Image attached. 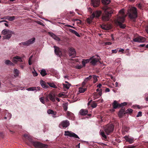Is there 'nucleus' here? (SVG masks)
<instances>
[{"mask_svg":"<svg viewBox=\"0 0 148 148\" xmlns=\"http://www.w3.org/2000/svg\"><path fill=\"white\" fill-rule=\"evenodd\" d=\"M125 16H126L124 15V9H122L119 11V15L114 21L115 23L122 29L125 28L126 27L125 24H122L125 21Z\"/></svg>","mask_w":148,"mask_h":148,"instance_id":"f257e3e1","label":"nucleus"},{"mask_svg":"<svg viewBox=\"0 0 148 148\" xmlns=\"http://www.w3.org/2000/svg\"><path fill=\"white\" fill-rule=\"evenodd\" d=\"M102 9L104 11L102 16V19L104 21H108L110 19L112 14L113 13V10L112 8L107 6L103 7Z\"/></svg>","mask_w":148,"mask_h":148,"instance_id":"f03ea898","label":"nucleus"},{"mask_svg":"<svg viewBox=\"0 0 148 148\" xmlns=\"http://www.w3.org/2000/svg\"><path fill=\"white\" fill-rule=\"evenodd\" d=\"M129 14V17L131 19L136 18L137 16V11L136 8L134 7L131 8L127 11Z\"/></svg>","mask_w":148,"mask_h":148,"instance_id":"7ed1b4c3","label":"nucleus"},{"mask_svg":"<svg viewBox=\"0 0 148 148\" xmlns=\"http://www.w3.org/2000/svg\"><path fill=\"white\" fill-rule=\"evenodd\" d=\"M1 33L2 34L4 35L3 36V39L8 40L11 37L13 33L12 31L9 30L4 29L2 31Z\"/></svg>","mask_w":148,"mask_h":148,"instance_id":"20e7f679","label":"nucleus"},{"mask_svg":"<svg viewBox=\"0 0 148 148\" xmlns=\"http://www.w3.org/2000/svg\"><path fill=\"white\" fill-rule=\"evenodd\" d=\"M90 58V63L93 66L97 65V63L99 62V60H100V56L98 55L93 56Z\"/></svg>","mask_w":148,"mask_h":148,"instance_id":"39448f33","label":"nucleus"},{"mask_svg":"<svg viewBox=\"0 0 148 148\" xmlns=\"http://www.w3.org/2000/svg\"><path fill=\"white\" fill-rule=\"evenodd\" d=\"M114 126L112 124L107 125L105 127L104 131L107 135L112 132L114 130Z\"/></svg>","mask_w":148,"mask_h":148,"instance_id":"423d86ee","label":"nucleus"},{"mask_svg":"<svg viewBox=\"0 0 148 148\" xmlns=\"http://www.w3.org/2000/svg\"><path fill=\"white\" fill-rule=\"evenodd\" d=\"M32 144L35 148H47L48 145L38 142H33Z\"/></svg>","mask_w":148,"mask_h":148,"instance_id":"0eeeda50","label":"nucleus"},{"mask_svg":"<svg viewBox=\"0 0 148 148\" xmlns=\"http://www.w3.org/2000/svg\"><path fill=\"white\" fill-rule=\"evenodd\" d=\"M64 135L66 136L73 137L75 138H79L76 134L71 131H65Z\"/></svg>","mask_w":148,"mask_h":148,"instance_id":"6e6552de","label":"nucleus"},{"mask_svg":"<svg viewBox=\"0 0 148 148\" xmlns=\"http://www.w3.org/2000/svg\"><path fill=\"white\" fill-rule=\"evenodd\" d=\"M70 125L69 122L68 120L62 121L59 125V127L61 129L65 128L67 127Z\"/></svg>","mask_w":148,"mask_h":148,"instance_id":"1a4fd4ad","label":"nucleus"},{"mask_svg":"<svg viewBox=\"0 0 148 148\" xmlns=\"http://www.w3.org/2000/svg\"><path fill=\"white\" fill-rule=\"evenodd\" d=\"M55 49L54 52L56 54L59 56H60L62 55V51L60 48L55 46L53 47Z\"/></svg>","mask_w":148,"mask_h":148,"instance_id":"9d476101","label":"nucleus"},{"mask_svg":"<svg viewBox=\"0 0 148 148\" xmlns=\"http://www.w3.org/2000/svg\"><path fill=\"white\" fill-rule=\"evenodd\" d=\"M69 55L71 58H74L76 56V53L75 49L71 48L69 49Z\"/></svg>","mask_w":148,"mask_h":148,"instance_id":"9b49d317","label":"nucleus"},{"mask_svg":"<svg viewBox=\"0 0 148 148\" xmlns=\"http://www.w3.org/2000/svg\"><path fill=\"white\" fill-rule=\"evenodd\" d=\"M134 41L139 42H143L145 41V38L143 37L139 36L133 39Z\"/></svg>","mask_w":148,"mask_h":148,"instance_id":"f8f14e48","label":"nucleus"},{"mask_svg":"<svg viewBox=\"0 0 148 148\" xmlns=\"http://www.w3.org/2000/svg\"><path fill=\"white\" fill-rule=\"evenodd\" d=\"M124 138L126 141L129 143L131 144L134 142V138L132 137L125 136L124 137Z\"/></svg>","mask_w":148,"mask_h":148,"instance_id":"ddd939ff","label":"nucleus"},{"mask_svg":"<svg viewBox=\"0 0 148 148\" xmlns=\"http://www.w3.org/2000/svg\"><path fill=\"white\" fill-rule=\"evenodd\" d=\"M13 62L15 63H16L18 62H23L22 58L19 56H16L13 57Z\"/></svg>","mask_w":148,"mask_h":148,"instance_id":"4468645a","label":"nucleus"},{"mask_svg":"<svg viewBox=\"0 0 148 148\" xmlns=\"http://www.w3.org/2000/svg\"><path fill=\"white\" fill-rule=\"evenodd\" d=\"M100 2V0H91V3L94 7H97L99 6Z\"/></svg>","mask_w":148,"mask_h":148,"instance_id":"2eb2a0df","label":"nucleus"},{"mask_svg":"<svg viewBox=\"0 0 148 148\" xmlns=\"http://www.w3.org/2000/svg\"><path fill=\"white\" fill-rule=\"evenodd\" d=\"M48 33L51 37L56 40L57 41H60V39L58 36L50 32H49Z\"/></svg>","mask_w":148,"mask_h":148,"instance_id":"dca6fc26","label":"nucleus"},{"mask_svg":"<svg viewBox=\"0 0 148 148\" xmlns=\"http://www.w3.org/2000/svg\"><path fill=\"white\" fill-rule=\"evenodd\" d=\"M101 13V11L100 10H97L93 12L91 15L94 18H98L100 15Z\"/></svg>","mask_w":148,"mask_h":148,"instance_id":"f3484780","label":"nucleus"},{"mask_svg":"<svg viewBox=\"0 0 148 148\" xmlns=\"http://www.w3.org/2000/svg\"><path fill=\"white\" fill-rule=\"evenodd\" d=\"M40 87L39 86L37 87H32L27 88L26 90L29 91H35L36 92L38 90H40Z\"/></svg>","mask_w":148,"mask_h":148,"instance_id":"a211bd4d","label":"nucleus"},{"mask_svg":"<svg viewBox=\"0 0 148 148\" xmlns=\"http://www.w3.org/2000/svg\"><path fill=\"white\" fill-rule=\"evenodd\" d=\"M92 76L91 75H90L88 77L85 78L83 82L82 83V85L84 86L86 84L87 82L89 81L92 78Z\"/></svg>","mask_w":148,"mask_h":148,"instance_id":"6ab92c4d","label":"nucleus"},{"mask_svg":"<svg viewBox=\"0 0 148 148\" xmlns=\"http://www.w3.org/2000/svg\"><path fill=\"white\" fill-rule=\"evenodd\" d=\"M101 28L105 30H109L111 28V26L110 25H101Z\"/></svg>","mask_w":148,"mask_h":148,"instance_id":"aec40b11","label":"nucleus"},{"mask_svg":"<svg viewBox=\"0 0 148 148\" xmlns=\"http://www.w3.org/2000/svg\"><path fill=\"white\" fill-rule=\"evenodd\" d=\"M88 110L86 109H81L79 112V114L81 115L85 116L88 113Z\"/></svg>","mask_w":148,"mask_h":148,"instance_id":"412c9836","label":"nucleus"},{"mask_svg":"<svg viewBox=\"0 0 148 148\" xmlns=\"http://www.w3.org/2000/svg\"><path fill=\"white\" fill-rule=\"evenodd\" d=\"M29 42H28V40H27L26 41L23 42H22L20 43L19 44V45L21 47H23V45L25 46H28L30 45L29 44Z\"/></svg>","mask_w":148,"mask_h":148,"instance_id":"4be33fe9","label":"nucleus"},{"mask_svg":"<svg viewBox=\"0 0 148 148\" xmlns=\"http://www.w3.org/2000/svg\"><path fill=\"white\" fill-rule=\"evenodd\" d=\"M29 42H28V40H27L26 41L23 42H22L20 43L19 44V45L21 47H23V45L25 46H28L30 45L29 44Z\"/></svg>","mask_w":148,"mask_h":148,"instance_id":"5701e85b","label":"nucleus"},{"mask_svg":"<svg viewBox=\"0 0 148 148\" xmlns=\"http://www.w3.org/2000/svg\"><path fill=\"white\" fill-rule=\"evenodd\" d=\"M90 58L88 59H83L82 62V64L84 66H86V64L90 62Z\"/></svg>","mask_w":148,"mask_h":148,"instance_id":"b1692460","label":"nucleus"},{"mask_svg":"<svg viewBox=\"0 0 148 148\" xmlns=\"http://www.w3.org/2000/svg\"><path fill=\"white\" fill-rule=\"evenodd\" d=\"M48 97L52 101L54 102L55 101V96H53L51 94H49L48 95Z\"/></svg>","mask_w":148,"mask_h":148,"instance_id":"393cba45","label":"nucleus"},{"mask_svg":"<svg viewBox=\"0 0 148 148\" xmlns=\"http://www.w3.org/2000/svg\"><path fill=\"white\" fill-rule=\"evenodd\" d=\"M40 84L42 87L44 88H47L48 87V86L46 84V83L43 81L40 82Z\"/></svg>","mask_w":148,"mask_h":148,"instance_id":"a878e982","label":"nucleus"},{"mask_svg":"<svg viewBox=\"0 0 148 148\" xmlns=\"http://www.w3.org/2000/svg\"><path fill=\"white\" fill-rule=\"evenodd\" d=\"M47 113L49 114H51L52 115H56L57 114V112L56 111H54L53 110L49 109L47 110Z\"/></svg>","mask_w":148,"mask_h":148,"instance_id":"bb28decb","label":"nucleus"},{"mask_svg":"<svg viewBox=\"0 0 148 148\" xmlns=\"http://www.w3.org/2000/svg\"><path fill=\"white\" fill-rule=\"evenodd\" d=\"M119 104L116 100L114 101L112 104L113 108L114 109H116L119 107Z\"/></svg>","mask_w":148,"mask_h":148,"instance_id":"cd10ccee","label":"nucleus"},{"mask_svg":"<svg viewBox=\"0 0 148 148\" xmlns=\"http://www.w3.org/2000/svg\"><path fill=\"white\" fill-rule=\"evenodd\" d=\"M94 18L91 15L90 17L87 18L86 21L89 24H90L92 21V20Z\"/></svg>","mask_w":148,"mask_h":148,"instance_id":"c85d7f7f","label":"nucleus"},{"mask_svg":"<svg viewBox=\"0 0 148 148\" xmlns=\"http://www.w3.org/2000/svg\"><path fill=\"white\" fill-rule=\"evenodd\" d=\"M129 128L125 126H124L123 127V130H122V133L123 134H125V132H127L129 130Z\"/></svg>","mask_w":148,"mask_h":148,"instance_id":"c756f323","label":"nucleus"},{"mask_svg":"<svg viewBox=\"0 0 148 148\" xmlns=\"http://www.w3.org/2000/svg\"><path fill=\"white\" fill-rule=\"evenodd\" d=\"M69 31L72 33L74 34L77 37H80L79 34L75 30H73L72 29H69Z\"/></svg>","mask_w":148,"mask_h":148,"instance_id":"7c9ffc66","label":"nucleus"},{"mask_svg":"<svg viewBox=\"0 0 148 148\" xmlns=\"http://www.w3.org/2000/svg\"><path fill=\"white\" fill-rule=\"evenodd\" d=\"M6 18L9 21H12L15 20V16H7Z\"/></svg>","mask_w":148,"mask_h":148,"instance_id":"2f4dec72","label":"nucleus"},{"mask_svg":"<svg viewBox=\"0 0 148 148\" xmlns=\"http://www.w3.org/2000/svg\"><path fill=\"white\" fill-rule=\"evenodd\" d=\"M40 74L43 77L47 75V73H46V71L45 69H43L41 70Z\"/></svg>","mask_w":148,"mask_h":148,"instance_id":"473e14b6","label":"nucleus"},{"mask_svg":"<svg viewBox=\"0 0 148 148\" xmlns=\"http://www.w3.org/2000/svg\"><path fill=\"white\" fill-rule=\"evenodd\" d=\"M35 38L34 37H33L28 40V41L29 42V44L30 45L33 44L35 42Z\"/></svg>","mask_w":148,"mask_h":148,"instance_id":"72a5a7b5","label":"nucleus"},{"mask_svg":"<svg viewBox=\"0 0 148 148\" xmlns=\"http://www.w3.org/2000/svg\"><path fill=\"white\" fill-rule=\"evenodd\" d=\"M100 135L102 136V137L104 139H106L107 138V136L105 134L104 132L103 131L101 130L100 132Z\"/></svg>","mask_w":148,"mask_h":148,"instance_id":"f704fd0d","label":"nucleus"},{"mask_svg":"<svg viewBox=\"0 0 148 148\" xmlns=\"http://www.w3.org/2000/svg\"><path fill=\"white\" fill-rule=\"evenodd\" d=\"M5 63L7 65H10L13 66L14 65V64L10 60H7L5 61Z\"/></svg>","mask_w":148,"mask_h":148,"instance_id":"c9c22d12","label":"nucleus"},{"mask_svg":"<svg viewBox=\"0 0 148 148\" xmlns=\"http://www.w3.org/2000/svg\"><path fill=\"white\" fill-rule=\"evenodd\" d=\"M87 90V88H79V91L80 93H83L84 92Z\"/></svg>","mask_w":148,"mask_h":148,"instance_id":"e433bc0d","label":"nucleus"},{"mask_svg":"<svg viewBox=\"0 0 148 148\" xmlns=\"http://www.w3.org/2000/svg\"><path fill=\"white\" fill-rule=\"evenodd\" d=\"M102 2L104 4H108L110 3V0H102Z\"/></svg>","mask_w":148,"mask_h":148,"instance_id":"4c0bfd02","label":"nucleus"},{"mask_svg":"<svg viewBox=\"0 0 148 148\" xmlns=\"http://www.w3.org/2000/svg\"><path fill=\"white\" fill-rule=\"evenodd\" d=\"M49 86L52 88H56V86L53 83H48Z\"/></svg>","mask_w":148,"mask_h":148,"instance_id":"58836bf2","label":"nucleus"},{"mask_svg":"<svg viewBox=\"0 0 148 148\" xmlns=\"http://www.w3.org/2000/svg\"><path fill=\"white\" fill-rule=\"evenodd\" d=\"M14 73L16 74L15 76H18L19 71L17 69H15L14 70Z\"/></svg>","mask_w":148,"mask_h":148,"instance_id":"ea45409f","label":"nucleus"},{"mask_svg":"<svg viewBox=\"0 0 148 148\" xmlns=\"http://www.w3.org/2000/svg\"><path fill=\"white\" fill-rule=\"evenodd\" d=\"M63 107L64 110L66 111L68 109V105L67 103L63 104Z\"/></svg>","mask_w":148,"mask_h":148,"instance_id":"a19ab883","label":"nucleus"},{"mask_svg":"<svg viewBox=\"0 0 148 148\" xmlns=\"http://www.w3.org/2000/svg\"><path fill=\"white\" fill-rule=\"evenodd\" d=\"M64 88H66L67 89H69L70 87V84H63Z\"/></svg>","mask_w":148,"mask_h":148,"instance_id":"79ce46f5","label":"nucleus"},{"mask_svg":"<svg viewBox=\"0 0 148 148\" xmlns=\"http://www.w3.org/2000/svg\"><path fill=\"white\" fill-rule=\"evenodd\" d=\"M93 78L94 79V80L93 81V82L94 83H95L97 81V77L95 75H93Z\"/></svg>","mask_w":148,"mask_h":148,"instance_id":"37998d69","label":"nucleus"},{"mask_svg":"<svg viewBox=\"0 0 148 148\" xmlns=\"http://www.w3.org/2000/svg\"><path fill=\"white\" fill-rule=\"evenodd\" d=\"M33 57V56H31L29 58L28 60V63L29 65H31L32 64V63L31 62V60H32V58Z\"/></svg>","mask_w":148,"mask_h":148,"instance_id":"c03bdc74","label":"nucleus"},{"mask_svg":"<svg viewBox=\"0 0 148 148\" xmlns=\"http://www.w3.org/2000/svg\"><path fill=\"white\" fill-rule=\"evenodd\" d=\"M127 104V103L126 102H124L123 103H121L119 104V107H121L123 106H126Z\"/></svg>","mask_w":148,"mask_h":148,"instance_id":"a18cd8bd","label":"nucleus"},{"mask_svg":"<svg viewBox=\"0 0 148 148\" xmlns=\"http://www.w3.org/2000/svg\"><path fill=\"white\" fill-rule=\"evenodd\" d=\"M133 110L131 109H128L126 111V113H131L132 112Z\"/></svg>","mask_w":148,"mask_h":148,"instance_id":"49530a36","label":"nucleus"},{"mask_svg":"<svg viewBox=\"0 0 148 148\" xmlns=\"http://www.w3.org/2000/svg\"><path fill=\"white\" fill-rule=\"evenodd\" d=\"M40 101L43 104H45V102L43 97H41L40 98Z\"/></svg>","mask_w":148,"mask_h":148,"instance_id":"de8ad7c7","label":"nucleus"},{"mask_svg":"<svg viewBox=\"0 0 148 148\" xmlns=\"http://www.w3.org/2000/svg\"><path fill=\"white\" fill-rule=\"evenodd\" d=\"M32 137L31 136H28L27 138V139L30 142H31L32 143V142L33 141H32Z\"/></svg>","mask_w":148,"mask_h":148,"instance_id":"09e8293b","label":"nucleus"},{"mask_svg":"<svg viewBox=\"0 0 148 148\" xmlns=\"http://www.w3.org/2000/svg\"><path fill=\"white\" fill-rule=\"evenodd\" d=\"M82 67V66L80 65H78L75 66V68L76 69H80Z\"/></svg>","mask_w":148,"mask_h":148,"instance_id":"8fccbe9b","label":"nucleus"},{"mask_svg":"<svg viewBox=\"0 0 148 148\" xmlns=\"http://www.w3.org/2000/svg\"><path fill=\"white\" fill-rule=\"evenodd\" d=\"M97 106V104L95 103H93L91 104V106L93 108H96Z\"/></svg>","mask_w":148,"mask_h":148,"instance_id":"3c124183","label":"nucleus"},{"mask_svg":"<svg viewBox=\"0 0 148 148\" xmlns=\"http://www.w3.org/2000/svg\"><path fill=\"white\" fill-rule=\"evenodd\" d=\"M142 115V112L141 111H139L138 112V114L136 115L137 117L141 116Z\"/></svg>","mask_w":148,"mask_h":148,"instance_id":"603ef678","label":"nucleus"},{"mask_svg":"<svg viewBox=\"0 0 148 148\" xmlns=\"http://www.w3.org/2000/svg\"><path fill=\"white\" fill-rule=\"evenodd\" d=\"M6 22V23H4V25H5V26L7 27H8V22L6 21H0V23H1L2 22Z\"/></svg>","mask_w":148,"mask_h":148,"instance_id":"864d4df0","label":"nucleus"},{"mask_svg":"<svg viewBox=\"0 0 148 148\" xmlns=\"http://www.w3.org/2000/svg\"><path fill=\"white\" fill-rule=\"evenodd\" d=\"M32 73L33 76L35 77L37 76L38 75L37 73L35 71H33Z\"/></svg>","mask_w":148,"mask_h":148,"instance_id":"5fc2aeb1","label":"nucleus"},{"mask_svg":"<svg viewBox=\"0 0 148 148\" xmlns=\"http://www.w3.org/2000/svg\"><path fill=\"white\" fill-rule=\"evenodd\" d=\"M104 45H111L112 44V43L110 42H105L104 43Z\"/></svg>","mask_w":148,"mask_h":148,"instance_id":"6e6d98bb","label":"nucleus"},{"mask_svg":"<svg viewBox=\"0 0 148 148\" xmlns=\"http://www.w3.org/2000/svg\"><path fill=\"white\" fill-rule=\"evenodd\" d=\"M118 51L117 49H115L112 50V53H116Z\"/></svg>","mask_w":148,"mask_h":148,"instance_id":"4d7b16f0","label":"nucleus"},{"mask_svg":"<svg viewBox=\"0 0 148 148\" xmlns=\"http://www.w3.org/2000/svg\"><path fill=\"white\" fill-rule=\"evenodd\" d=\"M72 113L69 111H67V114L68 116H69Z\"/></svg>","mask_w":148,"mask_h":148,"instance_id":"13d9d810","label":"nucleus"},{"mask_svg":"<svg viewBox=\"0 0 148 148\" xmlns=\"http://www.w3.org/2000/svg\"><path fill=\"white\" fill-rule=\"evenodd\" d=\"M73 21H79L80 23H82L81 21L80 20L78 19H74L73 20Z\"/></svg>","mask_w":148,"mask_h":148,"instance_id":"bf43d9fd","label":"nucleus"},{"mask_svg":"<svg viewBox=\"0 0 148 148\" xmlns=\"http://www.w3.org/2000/svg\"><path fill=\"white\" fill-rule=\"evenodd\" d=\"M124 49H123L120 48L119 49V52H121L122 53H123V51H124Z\"/></svg>","mask_w":148,"mask_h":148,"instance_id":"052dcab7","label":"nucleus"},{"mask_svg":"<svg viewBox=\"0 0 148 148\" xmlns=\"http://www.w3.org/2000/svg\"><path fill=\"white\" fill-rule=\"evenodd\" d=\"M110 91V90L109 89V88H106L105 90V92H109Z\"/></svg>","mask_w":148,"mask_h":148,"instance_id":"680f3d73","label":"nucleus"},{"mask_svg":"<svg viewBox=\"0 0 148 148\" xmlns=\"http://www.w3.org/2000/svg\"><path fill=\"white\" fill-rule=\"evenodd\" d=\"M101 86H102L101 84H98V85H97V87L100 88H101Z\"/></svg>","mask_w":148,"mask_h":148,"instance_id":"e2e57ef3","label":"nucleus"},{"mask_svg":"<svg viewBox=\"0 0 148 148\" xmlns=\"http://www.w3.org/2000/svg\"><path fill=\"white\" fill-rule=\"evenodd\" d=\"M99 94L100 96H101L102 94V91L101 90H100V91H99Z\"/></svg>","mask_w":148,"mask_h":148,"instance_id":"0e129e2a","label":"nucleus"},{"mask_svg":"<svg viewBox=\"0 0 148 148\" xmlns=\"http://www.w3.org/2000/svg\"><path fill=\"white\" fill-rule=\"evenodd\" d=\"M8 115H9V117H8L9 119H10L12 115L10 114H8Z\"/></svg>","mask_w":148,"mask_h":148,"instance_id":"69168bd1","label":"nucleus"},{"mask_svg":"<svg viewBox=\"0 0 148 148\" xmlns=\"http://www.w3.org/2000/svg\"><path fill=\"white\" fill-rule=\"evenodd\" d=\"M63 95V94L60 93L58 94V96L59 97H62Z\"/></svg>","mask_w":148,"mask_h":148,"instance_id":"338daca9","label":"nucleus"},{"mask_svg":"<svg viewBox=\"0 0 148 148\" xmlns=\"http://www.w3.org/2000/svg\"><path fill=\"white\" fill-rule=\"evenodd\" d=\"M135 147L134 146H130L127 147L126 148H135Z\"/></svg>","mask_w":148,"mask_h":148,"instance_id":"774afa93","label":"nucleus"}]
</instances>
